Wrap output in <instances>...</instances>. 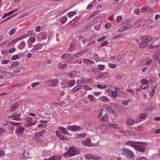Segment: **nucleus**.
<instances>
[{
    "label": "nucleus",
    "mask_w": 160,
    "mask_h": 160,
    "mask_svg": "<svg viewBox=\"0 0 160 160\" xmlns=\"http://www.w3.org/2000/svg\"><path fill=\"white\" fill-rule=\"evenodd\" d=\"M79 153V149L74 146L69 148V150L63 154V156L66 158H70Z\"/></svg>",
    "instance_id": "f257e3e1"
},
{
    "label": "nucleus",
    "mask_w": 160,
    "mask_h": 160,
    "mask_svg": "<svg viewBox=\"0 0 160 160\" xmlns=\"http://www.w3.org/2000/svg\"><path fill=\"white\" fill-rule=\"evenodd\" d=\"M44 131H42L35 134V136L33 137V139H35L36 142L40 144L42 142L43 134Z\"/></svg>",
    "instance_id": "f03ea898"
},
{
    "label": "nucleus",
    "mask_w": 160,
    "mask_h": 160,
    "mask_svg": "<svg viewBox=\"0 0 160 160\" xmlns=\"http://www.w3.org/2000/svg\"><path fill=\"white\" fill-rule=\"evenodd\" d=\"M101 109L102 112H111L112 113H114V111L113 109H112L111 107L108 105L105 104L101 107Z\"/></svg>",
    "instance_id": "7ed1b4c3"
},
{
    "label": "nucleus",
    "mask_w": 160,
    "mask_h": 160,
    "mask_svg": "<svg viewBox=\"0 0 160 160\" xmlns=\"http://www.w3.org/2000/svg\"><path fill=\"white\" fill-rule=\"evenodd\" d=\"M148 37L145 36L142 38V42L139 45V47L141 48H143L148 44Z\"/></svg>",
    "instance_id": "20e7f679"
},
{
    "label": "nucleus",
    "mask_w": 160,
    "mask_h": 160,
    "mask_svg": "<svg viewBox=\"0 0 160 160\" xmlns=\"http://www.w3.org/2000/svg\"><path fill=\"white\" fill-rule=\"evenodd\" d=\"M25 131L24 128L20 125L17 126L15 131L16 134L18 136L19 135L22 134Z\"/></svg>",
    "instance_id": "39448f33"
},
{
    "label": "nucleus",
    "mask_w": 160,
    "mask_h": 160,
    "mask_svg": "<svg viewBox=\"0 0 160 160\" xmlns=\"http://www.w3.org/2000/svg\"><path fill=\"white\" fill-rule=\"evenodd\" d=\"M123 153L126 157L129 158H132L134 155L132 152L127 149H123Z\"/></svg>",
    "instance_id": "423d86ee"
},
{
    "label": "nucleus",
    "mask_w": 160,
    "mask_h": 160,
    "mask_svg": "<svg viewBox=\"0 0 160 160\" xmlns=\"http://www.w3.org/2000/svg\"><path fill=\"white\" fill-rule=\"evenodd\" d=\"M27 122L25 124V126L27 128H29L31 125H34L36 124L35 121L32 120L31 117L28 118L27 120Z\"/></svg>",
    "instance_id": "0eeeda50"
},
{
    "label": "nucleus",
    "mask_w": 160,
    "mask_h": 160,
    "mask_svg": "<svg viewBox=\"0 0 160 160\" xmlns=\"http://www.w3.org/2000/svg\"><path fill=\"white\" fill-rule=\"evenodd\" d=\"M85 157L86 159L90 160L91 159L93 160H99L101 158L99 157L96 156L95 155H92V154H88L85 155Z\"/></svg>",
    "instance_id": "6e6552de"
},
{
    "label": "nucleus",
    "mask_w": 160,
    "mask_h": 160,
    "mask_svg": "<svg viewBox=\"0 0 160 160\" xmlns=\"http://www.w3.org/2000/svg\"><path fill=\"white\" fill-rule=\"evenodd\" d=\"M58 81L57 79H53L48 80L46 82V83L48 86L53 87L57 84Z\"/></svg>",
    "instance_id": "1a4fd4ad"
},
{
    "label": "nucleus",
    "mask_w": 160,
    "mask_h": 160,
    "mask_svg": "<svg viewBox=\"0 0 160 160\" xmlns=\"http://www.w3.org/2000/svg\"><path fill=\"white\" fill-rule=\"evenodd\" d=\"M131 146L133 147H135L140 152H143L145 149V147L144 145L142 144V145H139L138 146L134 144H131Z\"/></svg>",
    "instance_id": "9d476101"
},
{
    "label": "nucleus",
    "mask_w": 160,
    "mask_h": 160,
    "mask_svg": "<svg viewBox=\"0 0 160 160\" xmlns=\"http://www.w3.org/2000/svg\"><path fill=\"white\" fill-rule=\"evenodd\" d=\"M82 144L85 146H92L93 144L91 142L90 138L86 139L82 142Z\"/></svg>",
    "instance_id": "9b49d317"
},
{
    "label": "nucleus",
    "mask_w": 160,
    "mask_h": 160,
    "mask_svg": "<svg viewBox=\"0 0 160 160\" xmlns=\"http://www.w3.org/2000/svg\"><path fill=\"white\" fill-rule=\"evenodd\" d=\"M98 118L102 122H105L108 119V115L105 114L103 116L102 112H101L98 116Z\"/></svg>",
    "instance_id": "f8f14e48"
},
{
    "label": "nucleus",
    "mask_w": 160,
    "mask_h": 160,
    "mask_svg": "<svg viewBox=\"0 0 160 160\" xmlns=\"http://www.w3.org/2000/svg\"><path fill=\"white\" fill-rule=\"evenodd\" d=\"M58 138L61 140H67L66 136L61 134V132L58 130H57L55 132Z\"/></svg>",
    "instance_id": "ddd939ff"
},
{
    "label": "nucleus",
    "mask_w": 160,
    "mask_h": 160,
    "mask_svg": "<svg viewBox=\"0 0 160 160\" xmlns=\"http://www.w3.org/2000/svg\"><path fill=\"white\" fill-rule=\"evenodd\" d=\"M160 56V49L157 50L153 54V59L154 61L158 60V58Z\"/></svg>",
    "instance_id": "4468645a"
},
{
    "label": "nucleus",
    "mask_w": 160,
    "mask_h": 160,
    "mask_svg": "<svg viewBox=\"0 0 160 160\" xmlns=\"http://www.w3.org/2000/svg\"><path fill=\"white\" fill-rule=\"evenodd\" d=\"M67 128L70 131L76 132L78 131L79 129V127L77 126H68Z\"/></svg>",
    "instance_id": "2eb2a0df"
},
{
    "label": "nucleus",
    "mask_w": 160,
    "mask_h": 160,
    "mask_svg": "<svg viewBox=\"0 0 160 160\" xmlns=\"http://www.w3.org/2000/svg\"><path fill=\"white\" fill-rule=\"evenodd\" d=\"M62 158V157L61 156L57 155L51 157L48 160L46 159L45 160H61Z\"/></svg>",
    "instance_id": "dca6fc26"
},
{
    "label": "nucleus",
    "mask_w": 160,
    "mask_h": 160,
    "mask_svg": "<svg viewBox=\"0 0 160 160\" xmlns=\"http://www.w3.org/2000/svg\"><path fill=\"white\" fill-rule=\"evenodd\" d=\"M58 68L61 70L65 69L67 67V65L66 64H62L61 63L58 64Z\"/></svg>",
    "instance_id": "f3484780"
},
{
    "label": "nucleus",
    "mask_w": 160,
    "mask_h": 160,
    "mask_svg": "<svg viewBox=\"0 0 160 160\" xmlns=\"http://www.w3.org/2000/svg\"><path fill=\"white\" fill-rule=\"evenodd\" d=\"M135 123V121L132 118H128L126 119V123L129 125H132Z\"/></svg>",
    "instance_id": "a211bd4d"
},
{
    "label": "nucleus",
    "mask_w": 160,
    "mask_h": 160,
    "mask_svg": "<svg viewBox=\"0 0 160 160\" xmlns=\"http://www.w3.org/2000/svg\"><path fill=\"white\" fill-rule=\"evenodd\" d=\"M58 129L60 132H62L64 135H68L69 134V133L65 128H63L62 127H60L58 128Z\"/></svg>",
    "instance_id": "6ab92c4d"
},
{
    "label": "nucleus",
    "mask_w": 160,
    "mask_h": 160,
    "mask_svg": "<svg viewBox=\"0 0 160 160\" xmlns=\"http://www.w3.org/2000/svg\"><path fill=\"white\" fill-rule=\"evenodd\" d=\"M42 46V45L41 44H37L34 45L33 49L31 51L37 50L39 48H41Z\"/></svg>",
    "instance_id": "aec40b11"
},
{
    "label": "nucleus",
    "mask_w": 160,
    "mask_h": 160,
    "mask_svg": "<svg viewBox=\"0 0 160 160\" xmlns=\"http://www.w3.org/2000/svg\"><path fill=\"white\" fill-rule=\"evenodd\" d=\"M109 75V73L108 72H104L101 74L100 78H105L108 77Z\"/></svg>",
    "instance_id": "412c9836"
},
{
    "label": "nucleus",
    "mask_w": 160,
    "mask_h": 160,
    "mask_svg": "<svg viewBox=\"0 0 160 160\" xmlns=\"http://www.w3.org/2000/svg\"><path fill=\"white\" fill-rule=\"evenodd\" d=\"M47 33L46 32L39 34V37L41 38V40L45 39L47 38Z\"/></svg>",
    "instance_id": "4be33fe9"
},
{
    "label": "nucleus",
    "mask_w": 160,
    "mask_h": 160,
    "mask_svg": "<svg viewBox=\"0 0 160 160\" xmlns=\"http://www.w3.org/2000/svg\"><path fill=\"white\" fill-rule=\"evenodd\" d=\"M18 107V103H14L10 111L12 112L14 111L17 109Z\"/></svg>",
    "instance_id": "5701e85b"
},
{
    "label": "nucleus",
    "mask_w": 160,
    "mask_h": 160,
    "mask_svg": "<svg viewBox=\"0 0 160 160\" xmlns=\"http://www.w3.org/2000/svg\"><path fill=\"white\" fill-rule=\"evenodd\" d=\"M34 32V31L32 30H31L28 32L27 34L25 35L27 36V37L28 36L31 37V36H33V34Z\"/></svg>",
    "instance_id": "b1692460"
},
{
    "label": "nucleus",
    "mask_w": 160,
    "mask_h": 160,
    "mask_svg": "<svg viewBox=\"0 0 160 160\" xmlns=\"http://www.w3.org/2000/svg\"><path fill=\"white\" fill-rule=\"evenodd\" d=\"M71 54L69 53H68L62 55V58L63 59H65L66 58L68 57L71 55Z\"/></svg>",
    "instance_id": "393cba45"
},
{
    "label": "nucleus",
    "mask_w": 160,
    "mask_h": 160,
    "mask_svg": "<svg viewBox=\"0 0 160 160\" xmlns=\"http://www.w3.org/2000/svg\"><path fill=\"white\" fill-rule=\"evenodd\" d=\"M79 17H76L74 19L72 20L71 22V23L72 24L74 25L79 20Z\"/></svg>",
    "instance_id": "a878e982"
},
{
    "label": "nucleus",
    "mask_w": 160,
    "mask_h": 160,
    "mask_svg": "<svg viewBox=\"0 0 160 160\" xmlns=\"http://www.w3.org/2000/svg\"><path fill=\"white\" fill-rule=\"evenodd\" d=\"M149 9V8L147 6L145 7H144L141 8V11L142 13H144L147 11Z\"/></svg>",
    "instance_id": "bb28decb"
},
{
    "label": "nucleus",
    "mask_w": 160,
    "mask_h": 160,
    "mask_svg": "<svg viewBox=\"0 0 160 160\" xmlns=\"http://www.w3.org/2000/svg\"><path fill=\"white\" fill-rule=\"evenodd\" d=\"M67 21V18L66 17L64 16L62 17L61 19V23L62 24H64Z\"/></svg>",
    "instance_id": "cd10ccee"
},
{
    "label": "nucleus",
    "mask_w": 160,
    "mask_h": 160,
    "mask_svg": "<svg viewBox=\"0 0 160 160\" xmlns=\"http://www.w3.org/2000/svg\"><path fill=\"white\" fill-rule=\"evenodd\" d=\"M97 87L100 89H103L106 88L107 87V85L103 84H98L97 85Z\"/></svg>",
    "instance_id": "c85d7f7f"
},
{
    "label": "nucleus",
    "mask_w": 160,
    "mask_h": 160,
    "mask_svg": "<svg viewBox=\"0 0 160 160\" xmlns=\"http://www.w3.org/2000/svg\"><path fill=\"white\" fill-rule=\"evenodd\" d=\"M75 46L73 45L72 43L70 44V48H68V50L70 52L72 51L75 48Z\"/></svg>",
    "instance_id": "c756f323"
},
{
    "label": "nucleus",
    "mask_w": 160,
    "mask_h": 160,
    "mask_svg": "<svg viewBox=\"0 0 160 160\" xmlns=\"http://www.w3.org/2000/svg\"><path fill=\"white\" fill-rule=\"evenodd\" d=\"M2 74L5 75L7 77H11L12 74L11 73L6 72H3Z\"/></svg>",
    "instance_id": "7c9ffc66"
},
{
    "label": "nucleus",
    "mask_w": 160,
    "mask_h": 160,
    "mask_svg": "<svg viewBox=\"0 0 160 160\" xmlns=\"http://www.w3.org/2000/svg\"><path fill=\"white\" fill-rule=\"evenodd\" d=\"M84 62L87 63L93 64L94 62L93 61L90 60L88 59H86L84 60Z\"/></svg>",
    "instance_id": "2f4dec72"
},
{
    "label": "nucleus",
    "mask_w": 160,
    "mask_h": 160,
    "mask_svg": "<svg viewBox=\"0 0 160 160\" xmlns=\"http://www.w3.org/2000/svg\"><path fill=\"white\" fill-rule=\"evenodd\" d=\"M109 126H111L112 128L115 129H118L119 128V126L117 124H109Z\"/></svg>",
    "instance_id": "473e14b6"
},
{
    "label": "nucleus",
    "mask_w": 160,
    "mask_h": 160,
    "mask_svg": "<svg viewBox=\"0 0 160 160\" xmlns=\"http://www.w3.org/2000/svg\"><path fill=\"white\" fill-rule=\"evenodd\" d=\"M141 83L142 84H147L149 82L148 80L146 79H142L141 81Z\"/></svg>",
    "instance_id": "72a5a7b5"
},
{
    "label": "nucleus",
    "mask_w": 160,
    "mask_h": 160,
    "mask_svg": "<svg viewBox=\"0 0 160 160\" xmlns=\"http://www.w3.org/2000/svg\"><path fill=\"white\" fill-rule=\"evenodd\" d=\"M126 30H127L130 29L132 27V25L131 24H127L126 25L124 26Z\"/></svg>",
    "instance_id": "f704fd0d"
},
{
    "label": "nucleus",
    "mask_w": 160,
    "mask_h": 160,
    "mask_svg": "<svg viewBox=\"0 0 160 160\" xmlns=\"http://www.w3.org/2000/svg\"><path fill=\"white\" fill-rule=\"evenodd\" d=\"M68 83L69 85L71 86H72L75 84V81L73 80L69 81L68 82Z\"/></svg>",
    "instance_id": "c9c22d12"
},
{
    "label": "nucleus",
    "mask_w": 160,
    "mask_h": 160,
    "mask_svg": "<svg viewBox=\"0 0 160 160\" xmlns=\"http://www.w3.org/2000/svg\"><path fill=\"white\" fill-rule=\"evenodd\" d=\"M126 31L124 26L121 27L118 30V32H124Z\"/></svg>",
    "instance_id": "e433bc0d"
},
{
    "label": "nucleus",
    "mask_w": 160,
    "mask_h": 160,
    "mask_svg": "<svg viewBox=\"0 0 160 160\" xmlns=\"http://www.w3.org/2000/svg\"><path fill=\"white\" fill-rule=\"evenodd\" d=\"M126 31L124 26L121 27L118 30V32H124Z\"/></svg>",
    "instance_id": "4c0bfd02"
},
{
    "label": "nucleus",
    "mask_w": 160,
    "mask_h": 160,
    "mask_svg": "<svg viewBox=\"0 0 160 160\" xmlns=\"http://www.w3.org/2000/svg\"><path fill=\"white\" fill-rule=\"evenodd\" d=\"M98 68V69L100 70H102L105 68L104 65L101 64L99 65Z\"/></svg>",
    "instance_id": "58836bf2"
},
{
    "label": "nucleus",
    "mask_w": 160,
    "mask_h": 160,
    "mask_svg": "<svg viewBox=\"0 0 160 160\" xmlns=\"http://www.w3.org/2000/svg\"><path fill=\"white\" fill-rule=\"evenodd\" d=\"M148 87V84H142L141 86V88L142 89H145Z\"/></svg>",
    "instance_id": "ea45409f"
},
{
    "label": "nucleus",
    "mask_w": 160,
    "mask_h": 160,
    "mask_svg": "<svg viewBox=\"0 0 160 160\" xmlns=\"http://www.w3.org/2000/svg\"><path fill=\"white\" fill-rule=\"evenodd\" d=\"M9 62V60L6 59L3 60L2 62L1 63L3 65H6L8 64Z\"/></svg>",
    "instance_id": "a19ab883"
},
{
    "label": "nucleus",
    "mask_w": 160,
    "mask_h": 160,
    "mask_svg": "<svg viewBox=\"0 0 160 160\" xmlns=\"http://www.w3.org/2000/svg\"><path fill=\"white\" fill-rule=\"evenodd\" d=\"M136 160H148V159L145 157H140L136 158Z\"/></svg>",
    "instance_id": "79ce46f5"
},
{
    "label": "nucleus",
    "mask_w": 160,
    "mask_h": 160,
    "mask_svg": "<svg viewBox=\"0 0 160 160\" xmlns=\"http://www.w3.org/2000/svg\"><path fill=\"white\" fill-rule=\"evenodd\" d=\"M94 82V80L93 79L91 78L88 80H85L84 82L86 83H92Z\"/></svg>",
    "instance_id": "37998d69"
},
{
    "label": "nucleus",
    "mask_w": 160,
    "mask_h": 160,
    "mask_svg": "<svg viewBox=\"0 0 160 160\" xmlns=\"http://www.w3.org/2000/svg\"><path fill=\"white\" fill-rule=\"evenodd\" d=\"M80 88V86H77L74 87L72 89V91L74 92H76L77 90H79Z\"/></svg>",
    "instance_id": "c03bdc74"
},
{
    "label": "nucleus",
    "mask_w": 160,
    "mask_h": 160,
    "mask_svg": "<svg viewBox=\"0 0 160 160\" xmlns=\"http://www.w3.org/2000/svg\"><path fill=\"white\" fill-rule=\"evenodd\" d=\"M76 14V12L74 11L68 13V15L69 17H71Z\"/></svg>",
    "instance_id": "a18cd8bd"
},
{
    "label": "nucleus",
    "mask_w": 160,
    "mask_h": 160,
    "mask_svg": "<svg viewBox=\"0 0 160 160\" xmlns=\"http://www.w3.org/2000/svg\"><path fill=\"white\" fill-rule=\"evenodd\" d=\"M146 115L145 114H143L141 115L140 116V118L141 120H143L146 118Z\"/></svg>",
    "instance_id": "49530a36"
},
{
    "label": "nucleus",
    "mask_w": 160,
    "mask_h": 160,
    "mask_svg": "<svg viewBox=\"0 0 160 160\" xmlns=\"http://www.w3.org/2000/svg\"><path fill=\"white\" fill-rule=\"evenodd\" d=\"M16 31V30L14 28L12 29L9 32V35H12Z\"/></svg>",
    "instance_id": "de8ad7c7"
},
{
    "label": "nucleus",
    "mask_w": 160,
    "mask_h": 160,
    "mask_svg": "<svg viewBox=\"0 0 160 160\" xmlns=\"http://www.w3.org/2000/svg\"><path fill=\"white\" fill-rule=\"evenodd\" d=\"M1 52V53L3 55H6L8 54V51L7 50L2 51Z\"/></svg>",
    "instance_id": "09e8293b"
},
{
    "label": "nucleus",
    "mask_w": 160,
    "mask_h": 160,
    "mask_svg": "<svg viewBox=\"0 0 160 160\" xmlns=\"http://www.w3.org/2000/svg\"><path fill=\"white\" fill-rule=\"evenodd\" d=\"M27 38V36L26 35H24L22 36H21L19 37L18 38V40H22L25 38Z\"/></svg>",
    "instance_id": "8fccbe9b"
},
{
    "label": "nucleus",
    "mask_w": 160,
    "mask_h": 160,
    "mask_svg": "<svg viewBox=\"0 0 160 160\" xmlns=\"http://www.w3.org/2000/svg\"><path fill=\"white\" fill-rule=\"evenodd\" d=\"M15 48H13L10 49L8 51V52H9V53H11L14 52L15 51Z\"/></svg>",
    "instance_id": "3c124183"
},
{
    "label": "nucleus",
    "mask_w": 160,
    "mask_h": 160,
    "mask_svg": "<svg viewBox=\"0 0 160 160\" xmlns=\"http://www.w3.org/2000/svg\"><path fill=\"white\" fill-rule=\"evenodd\" d=\"M39 84V83L38 82H36L32 83L31 86L32 88L35 87L36 86L38 85Z\"/></svg>",
    "instance_id": "603ef678"
},
{
    "label": "nucleus",
    "mask_w": 160,
    "mask_h": 160,
    "mask_svg": "<svg viewBox=\"0 0 160 160\" xmlns=\"http://www.w3.org/2000/svg\"><path fill=\"white\" fill-rule=\"evenodd\" d=\"M142 94L143 96V98L144 99H146L147 98L148 95L147 94L143 92L142 93Z\"/></svg>",
    "instance_id": "864d4df0"
},
{
    "label": "nucleus",
    "mask_w": 160,
    "mask_h": 160,
    "mask_svg": "<svg viewBox=\"0 0 160 160\" xmlns=\"http://www.w3.org/2000/svg\"><path fill=\"white\" fill-rule=\"evenodd\" d=\"M21 116V114L20 113H15L14 114L13 116L12 117V118H13L14 117H19Z\"/></svg>",
    "instance_id": "5fc2aeb1"
},
{
    "label": "nucleus",
    "mask_w": 160,
    "mask_h": 160,
    "mask_svg": "<svg viewBox=\"0 0 160 160\" xmlns=\"http://www.w3.org/2000/svg\"><path fill=\"white\" fill-rule=\"evenodd\" d=\"M29 40L31 42L33 43L36 41V38L34 37H31L29 38Z\"/></svg>",
    "instance_id": "6e6d98bb"
},
{
    "label": "nucleus",
    "mask_w": 160,
    "mask_h": 160,
    "mask_svg": "<svg viewBox=\"0 0 160 160\" xmlns=\"http://www.w3.org/2000/svg\"><path fill=\"white\" fill-rule=\"evenodd\" d=\"M102 97V101H103V102L106 101L108 100V98L106 96H103Z\"/></svg>",
    "instance_id": "4d7b16f0"
},
{
    "label": "nucleus",
    "mask_w": 160,
    "mask_h": 160,
    "mask_svg": "<svg viewBox=\"0 0 160 160\" xmlns=\"http://www.w3.org/2000/svg\"><path fill=\"white\" fill-rule=\"evenodd\" d=\"M5 132V130L2 128H0V135H2Z\"/></svg>",
    "instance_id": "13d9d810"
},
{
    "label": "nucleus",
    "mask_w": 160,
    "mask_h": 160,
    "mask_svg": "<svg viewBox=\"0 0 160 160\" xmlns=\"http://www.w3.org/2000/svg\"><path fill=\"white\" fill-rule=\"evenodd\" d=\"M152 91L151 92V96H153L154 95V94L155 92V88L154 87H153L152 88Z\"/></svg>",
    "instance_id": "bf43d9fd"
},
{
    "label": "nucleus",
    "mask_w": 160,
    "mask_h": 160,
    "mask_svg": "<svg viewBox=\"0 0 160 160\" xmlns=\"http://www.w3.org/2000/svg\"><path fill=\"white\" fill-rule=\"evenodd\" d=\"M18 55H15L13 56L12 57V59L13 60H16L17 59H18Z\"/></svg>",
    "instance_id": "052dcab7"
},
{
    "label": "nucleus",
    "mask_w": 160,
    "mask_h": 160,
    "mask_svg": "<svg viewBox=\"0 0 160 160\" xmlns=\"http://www.w3.org/2000/svg\"><path fill=\"white\" fill-rule=\"evenodd\" d=\"M88 98L90 99L91 101H93L94 99V97L93 95H90L88 97Z\"/></svg>",
    "instance_id": "680f3d73"
},
{
    "label": "nucleus",
    "mask_w": 160,
    "mask_h": 160,
    "mask_svg": "<svg viewBox=\"0 0 160 160\" xmlns=\"http://www.w3.org/2000/svg\"><path fill=\"white\" fill-rule=\"evenodd\" d=\"M122 103L124 105H127L128 103V101H122Z\"/></svg>",
    "instance_id": "e2e57ef3"
},
{
    "label": "nucleus",
    "mask_w": 160,
    "mask_h": 160,
    "mask_svg": "<svg viewBox=\"0 0 160 160\" xmlns=\"http://www.w3.org/2000/svg\"><path fill=\"white\" fill-rule=\"evenodd\" d=\"M112 96L114 97L117 96V92L114 91L112 92Z\"/></svg>",
    "instance_id": "0e129e2a"
},
{
    "label": "nucleus",
    "mask_w": 160,
    "mask_h": 160,
    "mask_svg": "<svg viewBox=\"0 0 160 160\" xmlns=\"http://www.w3.org/2000/svg\"><path fill=\"white\" fill-rule=\"evenodd\" d=\"M111 26V24L110 23H107L105 25V27L108 29Z\"/></svg>",
    "instance_id": "69168bd1"
},
{
    "label": "nucleus",
    "mask_w": 160,
    "mask_h": 160,
    "mask_svg": "<svg viewBox=\"0 0 160 160\" xmlns=\"http://www.w3.org/2000/svg\"><path fill=\"white\" fill-rule=\"evenodd\" d=\"M153 62V61L152 60H150L148 61H147L146 62V64L147 65H150V64L151 63H152Z\"/></svg>",
    "instance_id": "338daca9"
},
{
    "label": "nucleus",
    "mask_w": 160,
    "mask_h": 160,
    "mask_svg": "<svg viewBox=\"0 0 160 160\" xmlns=\"http://www.w3.org/2000/svg\"><path fill=\"white\" fill-rule=\"evenodd\" d=\"M109 67L111 68H114L116 67V66L114 64H110L109 65Z\"/></svg>",
    "instance_id": "774afa93"
}]
</instances>
